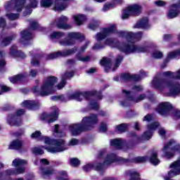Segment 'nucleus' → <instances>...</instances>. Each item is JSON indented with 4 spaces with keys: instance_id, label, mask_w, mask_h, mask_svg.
Masks as SVG:
<instances>
[{
    "instance_id": "f257e3e1",
    "label": "nucleus",
    "mask_w": 180,
    "mask_h": 180,
    "mask_svg": "<svg viewBox=\"0 0 180 180\" xmlns=\"http://www.w3.org/2000/svg\"><path fill=\"white\" fill-rule=\"evenodd\" d=\"M120 37H126L128 44H120L116 39L109 38L105 40V44L110 46V47H116L118 50H120L125 54H130L131 53H141L146 51L144 48H140L134 45L136 41H139L143 37V33L137 32L134 34L133 32H127L120 31L117 32Z\"/></svg>"
},
{
    "instance_id": "f03ea898",
    "label": "nucleus",
    "mask_w": 180,
    "mask_h": 180,
    "mask_svg": "<svg viewBox=\"0 0 180 180\" xmlns=\"http://www.w3.org/2000/svg\"><path fill=\"white\" fill-rule=\"evenodd\" d=\"M98 124V116L95 114H91L89 117H85L82 119V124H73L69 127L72 136H78L82 131L86 130H91L94 129V124Z\"/></svg>"
},
{
    "instance_id": "7ed1b4c3",
    "label": "nucleus",
    "mask_w": 180,
    "mask_h": 180,
    "mask_svg": "<svg viewBox=\"0 0 180 180\" xmlns=\"http://www.w3.org/2000/svg\"><path fill=\"white\" fill-rule=\"evenodd\" d=\"M58 79L54 76H49L44 80V83L41 84L40 89L37 86L32 88V91L37 95L40 96H49L51 94L56 92L54 85L57 84Z\"/></svg>"
},
{
    "instance_id": "20e7f679",
    "label": "nucleus",
    "mask_w": 180,
    "mask_h": 180,
    "mask_svg": "<svg viewBox=\"0 0 180 180\" xmlns=\"http://www.w3.org/2000/svg\"><path fill=\"white\" fill-rule=\"evenodd\" d=\"M152 86L155 89H159V91L169 89L171 95H179L180 94V84L178 82H170L158 77H155L152 82Z\"/></svg>"
},
{
    "instance_id": "39448f33",
    "label": "nucleus",
    "mask_w": 180,
    "mask_h": 180,
    "mask_svg": "<svg viewBox=\"0 0 180 180\" xmlns=\"http://www.w3.org/2000/svg\"><path fill=\"white\" fill-rule=\"evenodd\" d=\"M27 162L22 159H15L13 161L12 165L15 167V169H7L2 174V179L5 180H11V175H19L25 172V167Z\"/></svg>"
},
{
    "instance_id": "423d86ee",
    "label": "nucleus",
    "mask_w": 180,
    "mask_h": 180,
    "mask_svg": "<svg viewBox=\"0 0 180 180\" xmlns=\"http://www.w3.org/2000/svg\"><path fill=\"white\" fill-rule=\"evenodd\" d=\"M44 141L45 144H49L51 146L44 148L45 150H48L49 153L53 154L56 153H61L68 150L67 146H65V141L63 139H50V138L44 136Z\"/></svg>"
},
{
    "instance_id": "0eeeda50",
    "label": "nucleus",
    "mask_w": 180,
    "mask_h": 180,
    "mask_svg": "<svg viewBox=\"0 0 180 180\" xmlns=\"http://www.w3.org/2000/svg\"><path fill=\"white\" fill-rule=\"evenodd\" d=\"M116 160V155L111 153L106 155V157L105 158V160L103 164H97L94 166L92 164H88L83 167V169L85 172H89L92 168H94L96 171H103L105 168L106 167V165H110L112 162H115V160Z\"/></svg>"
},
{
    "instance_id": "6e6552de",
    "label": "nucleus",
    "mask_w": 180,
    "mask_h": 180,
    "mask_svg": "<svg viewBox=\"0 0 180 180\" xmlns=\"http://www.w3.org/2000/svg\"><path fill=\"white\" fill-rule=\"evenodd\" d=\"M38 27L39 24L37 22L33 20H30V28L27 30L21 32V39H20V42L22 44H27V43H29V40H32V39H33L32 30H36V29H38Z\"/></svg>"
},
{
    "instance_id": "1a4fd4ad",
    "label": "nucleus",
    "mask_w": 180,
    "mask_h": 180,
    "mask_svg": "<svg viewBox=\"0 0 180 180\" xmlns=\"http://www.w3.org/2000/svg\"><path fill=\"white\" fill-rule=\"evenodd\" d=\"M85 98L88 99L89 98V93H81V92H76L71 94L68 98L64 97V96H54L51 97L52 101H60V102H67V101H71L72 99H75V101H78L81 102Z\"/></svg>"
},
{
    "instance_id": "9d476101",
    "label": "nucleus",
    "mask_w": 180,
    "mask_h": 180,
    "mask_svg": "<svg viewBox=\"0 0 180 180\" xmlns=\"http://www.w3.org/2000/svg\"><path fill=\"white\" fill-rule=\"evenodd\" d=\"M162 150L165 153V156L167 158H172V157L175 155L176 151H179L180 146L179 144L176 143L175 140L171 139L165 145Z\"/></svg>"
},
{
    "instance_id": "9b49d317",
    "label": "nucleus",
    "mask_w": 180,
    "mask_h": 180,
    "mask_svg": "<svg viewBox=\"0 0 180 180\" xmlns=\"http://www.w3.org/2000/svg\"><path fill=\"white\" fill-rule=\"evenodd\" d=\"M122 61H123V56L118 55L115 59L114 68H112V60H110L109 58H103L100 62V64L101 65H103V67H105V72H109L110 70H112V71H115L116 68H119Z\"/></svg>"
},
{
    "instance_id": "f8f14e48",
    "label": "nucleus",
    "mask_w": 180,
    "mask_h": 180,
    "mask_svg": "<svg viewBox=\"0 0 180 180\" xmlns=\"http://www.w3.org/2000/svg\"><path fill=\"white\" fill-rule=\"evenodd\" d=\"M68 39H62L59 41L60 46H74L75 40H84V35L79 32H69Z\"/></svg>"
},
{
    "instance_id": "ddd939ff",
    "label": "nucleus",
    "mask_w": 180,
    "mask_h": 180,
    "mask_svg": "<svg viewBox=\"0 0 180 180\" xmlns=\"http://www.w3.org/2000/svg\"><path fill=\"white\" fill-rule=\"evenodd\" d=\"M78 51V48L75 46L70 49H65L63 51H58L56 53H51L48 55L46 59L47 60H54V58H58V57H68V56H72V54H75Z\"/></svg>"
},
{
    "instance_id": "4468645a",
    "label": "nucleus",
    "mask_w": 180,
    "mask_h": 180,
    "mask_svg": "<svg viewBox=\"0 0 180 180\" xmlns=\"http://www.w3.org/2000/svg\"><path fill=\"white\" fill-rule=\"evenodd\" d=\"M122 94H124L127 98H128V101L121 102L122 106L127 107L130 106V102H134V103H138V102H141V101H144L147 96L146 94H141L138 98H134L131 96V92L127 91L126 90H122Z\"/></svg>"
},
{
    "instance_id": "2eb2a0df",
    "label": "nucleus",
    "mask_w": 180,
    "mask_h": 180,
    "mask_svg": "<svg viewBox=\"0 0 180 180\" xmlns=\"http://www.w3.org/2000/svg\"><path fill=\"white\" fill-rule=\"evenodd\" d=\"M26 4V0H11L8 1L5 5V8L7 11H16L17 12H22L23 6Z\"/></svg>"
},
{
    "instance_id": "dca6fc26",
    "label": "nucleus",
    "mask_w": 180,
    "mask_h": 180,
    "mask_svg": "<svg viewBox=\"0 0 180 180\" xmlns=\"http://www.w3.org/2000/svg\"><path fill=\"white\" fill-rule=\"evenodd\" d=\"M141 13V6L134 4L127 7L122 13V19H127L131 15H140Z\"/></svg>"
},
{
    "instance_id": "f3484780",
    "label": "nucleus",
    "mask_w": 180,
    "mask_h": 180,
    "mask_svg": "<svg viewBox=\"0 0 180 180\" xmlns=\"http://www.w3.org/2000/svg\"><path fill=\"white\" fill-rule=\"evenodd\" d=\"M24 113L25 110L20 109L17 111L15 115H8L7 118L8 124H11V126H20L22 124V118H20V116L24 115Z\"/></svg>"
},
{
    "instance_id": "a211bd4d",
    "label": "nucleus",
    "mask_w": 180,
    "mask_h": 180,
    "mask_svg": "<svg viewBox=\"0 0 180 180\" xmlns=\"http://www.w3.org/2000/svg\"><path fill=\"white\" fill-rule=\"evenodd\" d=\"M53 112L51 114L44 113L41 115V120H44L46 123H53L58 119V108L56 106L52 108Z\"/></svg>"
},
{
    "instance_id": "6ab92c4d",
    "label": "nucleus",
    "mask_w": 180,
    "mask_h": 180,
    "mask_svg": "<svg viewBox=\"0 0 180 180\" xmlns=\"http://www.w3.org/2000/svg\"><path fill=\"white\" fill-rule=\"evenodd\" d=\"M112 33H116V25H112L108 28H104L102 32H98L96 35V39L97 41H102L107 36L112 34Z\"/></svg>"
},
{
    "instance_id": "aec40b11",
    "label": "nucleus",
    "mask_w": 180,
    "mask_h": 180,
    "mask_svg": "<svg viewBox=\"0 0 180 180\" xmlns=\"http://www.w3.org/2000/svg\"><path fill=\"white\" fill-rule=\"evenodd\" d=\"M160 126L158 122H153L151 124H148L147 129L148 130L144 132L142 135V140H150L151 137H153V131L157 129V127Z\"/></svg>"
},
{
    "instance_id": "412c9836",
    "label": "nucleus",
    "mask_w": 180,
    "mask_h": 180,
    "mask_svg": "<svg viewBox=\"0 0 180 180\" xmlns=\"http://www.w3.org/2000/svg\"><path fill=\"white\" fill-rule=\"evenodd\" d=\"M147 160H148V157L147 156H139V157L134 158L131 160L125 159L123 158H117V156H116V159L115 160V161H120V162H124V164H129V162H136V163L146 162Z\"/></svg>"
},
{
    "instance_id": "4be33fe9",
    "label": "nucleus",
    "mask_w": 180,
    "mask_h": 180,
    "mask_svg": "<svg viewBox=\"0 0 180 180\" xmlns=\"http://www.w3.org/2000/svg\"><path fill=\"white\" fill-rule=\"evenodd\" d=\"M172 110V105L169 103H162L160 104L157 108V112L162 115V116H165L168 115Z\"/></svg>"
},
{
    "instance_id": "5701e85b",
    "label": "nucleus",
    "mask_w": 180,
    "mask_h": 180,
    "mask_svg": "<svg viewBox=\"0 0 180 180\" xmlns=\"http://www.w3.org/2000/svg\"><path fill=\"white\" fill-rule=\"evenodd\" d=\"M88 46H89V41H86V44L81 47L79 53L76 55L77 60L82 61V63H88L89 61H91V56H82V55H81V53H84L85 50H86Z\"/></svg>"
},
{
    "instance_id": "b1692460",
    "label": "nucleus",
    "mask_w": 180,
    "mask_h": 180,
    "mask_svg": "<svg viewBox=\"0 0 180 180\" xmlns=\"http://www.w3.org/2000/svg\"><path fill=\"white\" fill-rule=\"evenodd\" d=\"M74 77V72H67L62 76V79L60 82L56 86L58 89H63L64 86H65V84H67V79L68 78H72Z\"/></svg>"
},
{
    "instance_id": "393cba45",
    "label": "nucleus",
    "mask_w": 180,
    "mask_h": 180,
    "mask_svg": "<svg viewBox=\"0 0 180 180\" xmlns=\"http://www.w3.org/2000/svg\"><path fill=\"white\" fill-rule=\"evenodd\" d=\"M67 22H68V18H67V16L62 15L56 22V26L58 29H71V25L65 24Z\"/></svg>"
},
{
    "instance_id": "a878e982",
    "label": "nucleus",
    "mask_w": 180,
    "mask_h": 180,
    "mask_svg": "<svg viewBox=\"0 0 180 180\" xmlns=\"http://www.w3.org/2000/svg\"><path fill=\"white\" fill-rule=\"evenodd\" d=\"M122 81H140L141 77L139 75H130L129 73H124L121 75Z\"/></svg>"
},
{
    "instance_id": "bb28decb",
    "label": "nucleus",
    "mask_w": 180,
    "mask_h": 180,
    "mask_svg": "<svg viewBox=\"0 0 180 180\" xmlns=\"http://www.w3.org/2000/svg\"><path fill=\"white\" fill-rule=\"evenodd\" d=\"M178 15H179V8L176 4H173L169 11L167 18H169V19H174V18H176Z\"/></svg>"
},
{
    "instance_id": "cd10ccee",
    "label": "nucleus",
    "mask_w": 180,
    "mask_h": 180,
    "mask_svg": "<svg viewBox=\"0 0 180 180\" xmlns=\"http://www.w3.org/2000/svg\"><path fill=\"white\" fill-rule=\"evenodd\" d=\"M134 27V29H148V27H150V25L148 24V19L147 18H142L141 20L136 22Z\"/></svg>"
},
{
    "instance_id": "c85d7f7f",
    "label": "nucleus",
    "mask_w": 180,
    "mask_h": 180,
    "mask_svg": "<svg viewBox=\"0 0 180 180\" xmlns=\"http://www.w3.org/2000/svg\"><path fill=\"white\" fill-rule=\"evenodd\" d=\"M10 55L13 57H20L21 58H26V55L20 51H18V46L13 45L10 49Z\"/></svg>"
},
{
    "instance_id": "c756f323",
    "label": "nucleus",
    "mask_w": 180,
    "mask_h": 180,
    "mask_svg": "<svg viewBox=\"0 0 180 180\" xmlns=\"http://www.w3.org/2000/svg\"><path fill=\"white\" fill-rule=\"evenodd\" d=\"M179 56H180V49L172 52H169L167 55V59L165 60L163 63L164 65L162 66V68H165V67H167V63H168L169 60H172V58H176V57H178Z\"/></svg>"
},
{
    "instance_id": "7c9ffc66",
    "label": "nucleus",
    "mask_w": 180,
    "mask_h": 180,
    "mask_svg": "<svg viewBox=\"0 0 180 180\" xmlns=\"http://www.w3.org/2000/svg\"><path fill=\"white\" fill-rule=\"evenodd\" d=\"M22 141L19 140V139H16L13 141L9 146L8 148L9 150H20V148H22Z\"/></svg>"
},
{
    "instance_id": "2f4dec72",
    "label": "nucleus",
    "mask_w": 180,
    "mask_h": 180,
    "mask_svg": "<svg viewBox=\"0 0 180 180\" xmlns=\"http://www.w3.org/2000/svg\"><path fill=\"white\" fill-rule=\"evenodd\" d=\"M15 39H16V34H15L4 38L1 41L0 47H6V46H9V44H11L12 40H15Z\"/></svg>"
},
{
    "instance_id": "473e14b6",
    "label": "nucleus",
    "mask_w": 180,
    "mask_h": 180,
    "mask_svg": "<svg viewBox=\"0 0 180 180\" xmlns=\"http://www.w3.org/2000/svg\"><path fill=\"white\" fill-rule=\"evenodd\" d=\"M123 2L122 0H113V4L109 3L104 5L103 8V11L106 12V11H109V9H112V8H115L116 5H120Z\"/></svg>"
},
{
    "instance_id": "72a5a7b5",
    "label": "nucleus",
    "mask_w": 180,
    "mask_h": 180,
    "mask_svg": "<svg viewBox=\"0 0 180 180\" xmlns=\"http://www.w3.org/2000/svg\"><path fill=\"white\" fill-rule=\"evenodd\" d=\"M21 105L22 106H25L27 109H36V106H39V102L25 101Z\"/></svg>"
},
{
    "instance_id": "f704fd0d",
    "label": "nucleus",
    "mask_w": 180,
    "mask_h": 180,
    "mask_svg": "<svg viewBox=\"0 0 180 180\" xmlns=\"http://www.w3.org/2000/svg\"><path fill=\"white\" fill-rule=\"evenodd\" d=\"M41 175L44 178H48V176H51L54 174V169L51 167L43 169V167L40 168Z\"/></svg>"
},
{
    "instance_id": "c9c22d12",
    "label": "nucleus",
    "mask_w": 180,
    "mask_h": 180,
    "mask_svg": "<svg viewBox=\"0 0 180 180\" xmlns=\"http://www.w3.org/2000/svg\"><path fill=\"white\" fill-rule=\"evenodd\" d=\"M37 4H39V1L37 0H30V5H27L26 6V11H27V13L25 14L24 13V16H26L27 15H30L32 13L31 8H37Z\"/></svg>"
},
{
    "instance_id": "e433bc0d",
    "label": "nucleus",
    "mask_w": 180,
    "mask_h": 180,
    "mask_svg": "<svg viewBox=\"0 0 180 180\" xmlns=\"http://www.w3.org/2000/svg\"><path fill=\"white\" fill-rule=\"evenodd\" d=\"M75 23L77 25V26H81L84 22H85V20L86 18H85V15L82 14H79L77 15L73 16Z\"/></svg>"
},
{
    "instance_id": "4c0bfd02",
    "label": "nucleus",
    "mask_w": 180,
    "mask_h": 180,
    "mask_svg": "<svg viewBox=\"0 0 180 180\" xmlns=\"http://www.w3.org/2000/svg\"><path fill=\"white\" fill-rule=\"evenodd\" d=\"M110 145L112 146V147H115L116 148H122L123 146V140L115 139L110 141Z\"/></svg>"
},
{
    "instance_id": "58836bf2",
    "label": "nucleus",
    "mask_w": 180,
    "mask_h": 180,
    "mask_svg": "<svg viewBox=\"0 0 180 180\" xmlns=\"http://www.w3.org/2000/svg\"><path fill=\"white\" fill-rule=\"evenodd\" d=\"M158 153L157 152H153L150 158V162L153 165H158L160 164V160L157 158Z\"/></svg>"
},
{
    "instance_id": "ea45409f",
    "label": "nucleus",
    "mask_w": 180,
    "mask_h": 180,
    "mask_svg": "<svg viewBox=\"0 0 180 180\" xmlns=\"http://www.w3.org/2000/svg\"><path fill=\"white\" fill-rule=\"evenodd\" d=\"M25 76L22 75H18L13 77H10L9 79L12 82V84H16L20 81H23L25 79Z\"/></svg>"
},
{
    "instance_id": "a19ab883",
    "label": "nucleus",
    "mask_w": 180,
    "mask_h": 180,
    "mask_svg": "<svg viewBox=\"0 0 180 180\" xmlns=\"http://www.w3.org/2000/svg\"><path fill=\"white\" fill-rule=\"evenodd\" d=\"M53 5L52 0H41V6L43 8H50Z\"/></svg>"
},
{
    "instance_id": "79ce46f5",
    "label": "nucleus",
    "mask_w": 180,
    "mask_h": 180,
    "mask_svg": "<svg viewBox=\"0 0 180 180\" xmlns=\"http://www.w3.org/2000/svg\"><path fill=\"white\" fill-rule=\"evenodd\" d=\"M42 148H45L44 146L34 148H32V153H34V154H39V155H43V154H44V150H43Z\"/></svg>"
},
{
    "instance_id": "37998d69",
    "label": "nucleus",
    "mask_w": 180,
    "mask_h": 180,
    "mask_svg": "<svg viewBox=\"0 0 180 180\" xmlns=\"http://www.w3.org/2000/svg\"><path fill=\"white\" fill-rule=\"evenodd\" d=\"M64 37V33L60 32H55L51 34V39H61Z\"/></svg>"
},
{
    "instance_id": "c03bdc74",
    "label": "nucleus",
    "mask_w": 180,
    "mask_h": 180,
    "mask_svg": "<svg viewBox=\"0 0 180 180\" xmlns=\"http://www.w3.org/2000/svg\"><path fill=\"white\" fill-rule=\"evenodd\" d=\"M117 130L120 133H124L126 130H127V124H121L118 126H117Z\"/></svg>"
},
{
    "instance_id": "a18cd8bd",
    "label": "nucleus",
    "mask_w": 180,
    "mask_h": 180,
    "mask_svg": "<svg viewBox=\"0 0 180 180\" xmlns=\"http://www.w3.org/2000/svg\"><path fill=\"white\" fill-rule=\"evenodd\" d=\"M6 17L9 20H16V19H19V14L18 13H8L6 14Z\"/></svg>"
},
{
    "instance_id": "49530a36",
    "label": "nucleus",
    "mask_w": 180,
    "mask_h": 180,
    "mask_svg": "<svg viewBox=\"0 0 180 180\" xmlns=\"http://www.w3.org/2000/svg\"><path fill=\"white\" fill-rule=\"evenodd\" d=\"M70 165L72 167H78L79 165V160L77 158H72L70 159Z\"/></svg>"
},
{
    "instance_id": "de8ad7c7",
    "label": "nucleus",
    "mask_w": 180,
    "mask_h": 180,
    "mask_svg": "<svg viewBox=\"0 0 180 180\" xmlns=\"http://www.w3.org/2000/svg\"><path fill=\"white\" fill-rule=\"evenodd\" d=\"M89 108H91V109H94L95 110H98V109L99 108V104H98V103L95 101H91L89 104Z\"/></svg>"
},
{
    "instance_id": "09e8293b",
    "label": "nucleus",
    "mask_w": 180,
    "mask_h": 180,
    "mask_svg": "<svg viewBox=\"0 0 180 180\" xmlns=\"http://www.w3.org/2000/svg\"><path fill=\"white\" fill-rule=\"evenodd\" d=\"M153 58H162V53L159 51H156L153 52Z\"/></svg>"
},
{
    "instance_id": "8fccbe9b",
    "label": "nucleus",
    "mask_w": 180,
    "mask_h": 180,
    "mask_svg": "<svg viewBox=\"0 0 180 180\" xmlns=\"http://www.w3.org/2000/svg\"><path fill=\"white\" fill-rule=\"evenodd\" d=\"M31 137L32 139H39L41 137V132H40L39 131H36L35 132L32 134Z\"/></svg>"
},
{
    "instance_id": "3c124183",
    "label": "nucleus",
    "mask_w": 180,
    "mask_h": 180,
    "mask_svg": "<svg viewBox=\"0 0 180 180\" xmlns=\"http://www.w3.org/2000/svg\"><path fill=\"white\" fill-rule=\"evenodd\" d=\"M58 127H60V125L56 124L55 125V129L54 132L57 134L58 137H63V136H65V133H63L62 134L58 132Z\"/></svg>"
},
{
    "instance_id": "603ef678",
    "label": "nucleus",
    "mask_w": 180,
    "mask_h": 180,
    "mask_svg": "<svg viewBox=\"0 0 180 180\" xmlns=\"http://www.w3.org/2000/svg\"><path fill=\"white\" fill-rule=\"evenodd\" d=\"M99 26V22L95 21L94 24H90L89 25V29H91V30H95L97 29V27Z\"/></svg>"
},
{
    "instance_id": "864d4df0",
    "label": "nucleus",
    "mask_w": 180,
    "mask_h": 180,
    "mask_svg": "<svg viewBox=\"0 0 180 180\" xmlns=\"http://www.w3.org/2000/svg\"><path fill=\"white\" fill-rule=\"evenodd\" d=\"M60 175L61 176L58 177V180H68V179L64 177V176H67V172H60Z\"/></svg>"
},
{
    "instance_id": "5fc2aeb1",
    "label": "nucleus",
    "mask_w": 180,
    "mask_h": 180,
    "mask_svg": "<svg viewBox=\"0 0 180 180\" xmlns=\"http://www.w3.org/2000/svg\"><path fill=\"white\" fill-rule=\"evenodd\" d=\"M133 91H135L136 92H141L143 91V86L141 85H135L132 88Z\"/></svg>"
},
{
    "instance_id": "6e6d98bb",
    "label": "nucleus",
    "mask_w": 180,
    "mask_h": 180,
    "mask_svg": "<svg viewBox=\"0 0 180 180\" xmlns=\"http://www.w3.org/2000/svg\"><path fill=\"white\" fill-rule=\"evenodd\" d=\"M151 120H153V115L148 114L143 117V122H151Z\"/></svg>"
},
{
    "instance_id": "4d7b16f0",
    "label": "nucleus",
    "mask_w": 180,
    "mask_h": 180,
    "mask_svg": "<svg viewBox=\"0 0 180 180\" xmlns=\"http://www.w3.org/2000/svg\"><path fill=\"white\" fill-rule=\"evenodd\" d=\"M155 5H157V6H165V5H167V3L164 1H155Z\"/></svg>"
},
{
    "instance_id": "13d9d810",
    "label": "nucleus",
    "mask_w": 180,
    "mask_h": 180,
    "mask_svg": "<svg viewBox=\"0 0 180 180\" xmlns=\"http://www.w3.org/2000/svg\"><path fill=\"white\" fill-rule=\"evenodd\" d=\"M108 130V126L105 123H101V125L100 127V131L105 132Z\"/></svg>"
},
{
    "instance_id": "bf43d9fd",
    "label": "nucleus",
    "mask_w": 180,
    "mask_h": 180,
    "mask_svg": "<svg viewBox=\"0 0 180 180\" xmlns=\"http://www.w3.org/2000/svg\"><path fill=\"white\" fill-rule=\"evenodd\" d=\"M6 26V20L4 18H0V28H4Z\"/></svg>"
},
{
    "instance_id": "052dcab7",
    "label": "nucleus",
    "mask_w": 180,
    "mask_h": 180,
    "mask_svg": "<svg viewBox=\"0 0 180 180\" xmlns=\"http://www.w3.org/2000/svg\"><path fill=\"white\" fill-rule=\"evenodd\" d=\"M78 143H79L78 139H72L69 142V146H77L78 144Z\"/></svg>"
},
{
    "instance_id": "680f3d73",
    "label": "nucleus",
    "mask_w": 180,
    "mask_h": 180,
    "mask_svg": "<svg viewBox=\"0 0 180 180\" xmlns=\"http://www.w3.org/2000/svg\"><path fill=\"white\" fill-rule=\"evenodd\" d=\"M173 113V116L176 118V119H179L180 118V110H174Z\"/></svg>"
},
{
    "instance_id": "e2e57ef3",
    "label": "nucleus",
    "mask_w": 180,
    "mask_h": 180,
    "mask_svg": "<svg viewBox=\"0 0 180 180\" xmlns=\"http://www.w3.org/2000/svg\"><path fill=\"white\" fill-rule=\"evenodd\" d=\"M166 133H167V131H165V129L160 128L159 129V134H160V136H161V137H165Z\"/></svg>"
},
{
    "instance_id": "0e129e2a",
    "label": "nucleus",
    "mask_w": 180,
    "mask_h": 180,
    "mask_svg": "<svg viewBox=\"0 0 180 180\" xmlns=\"http://www.w3.org/2000/svg\"><path fill=\"white\" fill-rule=\"evenodd\" d=\"M31 64L32 65H34L35 67H37V65H39V60H37V59H36L35 58H32L31 60Z\"/></svg>"
},
{
    "instance_id": "69168bd1",
    "label": "nucleus",
    "mask_w": 180,
    "mask_h": 180,
    "mask_svg": "<svg viewBox=\"0 0 180 180\" xmlns=\"http://www.w3.org/2000/svg\"><path fill=\"white\" fill-rule=\"evenodd\" d=\"M106 155V150H102L98 153L99 158H102Z\"/></svg>"
},
{
    "instance_id": "338daca9",
    "label": "nucleus",
    "mask_w": 180,
    "mask_h": 180,
    "mask_svg": "<svg viewBox=\"0 0 180 180\" xmlns=\"http://www.w3.org/2000/svg\"><path fill=\"white\" fill-rule=\"evenodd\" d=\"M1 90L3 92H8L11 91V87H8L7 86L3 85L1 86Z\"/></svg>"
},
{
    "instance_id": "774afa93",
    "label": "nucleus",
    "mask_w": 180,
    "mask_h": 180,
    "mask_svg": "<svg viewBox=\"0 0 180 180\" xmlns=\"http://www.w3.org/2000/svg\"><path fill=\"white\" fill-rule=\"evenodd\" d=\"M30 77H34L37 75V70H31L30 72Z\"/></svg>"
}]
</instances>
